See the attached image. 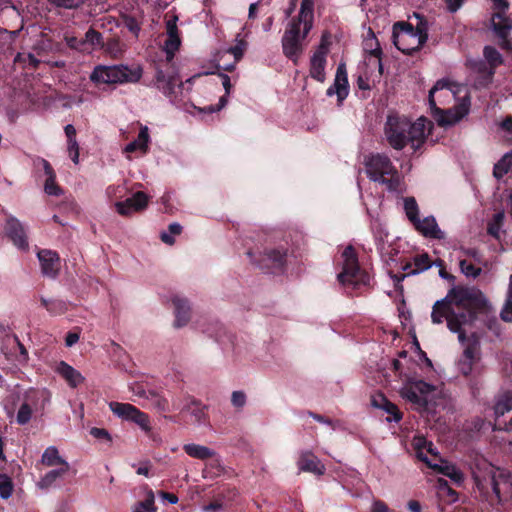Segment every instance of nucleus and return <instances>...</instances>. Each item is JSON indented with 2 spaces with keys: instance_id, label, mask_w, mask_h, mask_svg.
Segmentation results:
<instances>
[{
  "instance_id": "cd10ccee",
  "label": "nucleus",
  "mask_w": 512,
  "mask_h": 512,
  "mask_svg": "<svg viewBox=\"0 0 512 512\" xmlns=\"http://www.w3.org/2000/svg\"><path fill=\"white\" fill-rule=\"evenodd\" d=\"M484 57H485L486 61L489 63L490 69H489L487 75L485 76V80L478 82L479 85H486V84L490 83L491 79L495 73V68L497 66H499L500 64H502V61H503L501 54L495 48H493L491 46H486L484 48Z\"/></svg>"
},
{
  "instance_id": "3c124183",
  "label": "nucleus",
  "mask_w": 512,
  "mask_h": 512,
  "mask_svg": "<svg viewBox=\"0 0 512 512\" xmlns=\"http://www.w3.org/2000/svg\"><path fill=\"white\" fill-rule=\"evenodd\" d=\"M66 44L69 48L83 52L88 53V48H86L85 39L84 38H77L75 36L66 37Z\"/></svg>"
},
{
  "instance_id": "a18cd8bd",
  "label": "nucleus",
  "mask_w": 512,
  "mask_h": 512,
  "mask_svg": "<svg viewBox=\"0 0 512 512\" xmlns=\"http://www.w3.org/2000/svg\"><path fill=\"white\" fill-rule=\"evenodd\" d=\"M14 490L12 479L6 474H0V497L8 499Z\"/></svg>"
},
{
  "instance_id": "a211bd4d",
  "label": "nucleus",
  "mask_w": 512,
  "mask_h": 512,
  "mask_svg": "<svg viewBox=\"0 0 512 512\" xmlns=\"http://www.w3.org/2000/svg\"><path fill=\"white\" fill-rule=\"evenodd\" d=\"M174 308L173 327L176 329L183 328L188 325L191 319V307L187 299L174 295L171 298Z\"/></svg>"
},
{
  "instance_id": "f03ea898",
  "label": "nucleus",
  "mask_w": 512,
  "mask_h": 512,
  "mask_svg": "<svg viewBox=\"0 0 512 512\" xmlns=\"http://www.w3.org/2000/svg\"><path fill=\"white\" fill-rule=\"evenodd\" d=\"M430 128L431 122L424 117L411 122L405 116L393 114L387 117L384 136L388 144L396 150H402L409 144L416 151L425 142Z\"/></svg>"
},
{
  "instance_id": "0e129e2a",
  "label": "nucleus",
  "mask_w": 512,
  "mask_h": 512,
  "mask_svg": "<svg viewBox=\"0 0 512 512\" xmlns=\"http://www.w3.org/2000/svg\"><path fill=\"white\" fill-rule=\"evenodd\" d=\"M79 333L77 332H68L65 336V344L67 347H72L79 341Z\"/></svg>"
},
{
  "instance_id": "20e7f679",
  "label": "nucleus",
  "mask_w": 512,
  "mask_h": 512,
  "mask_svg": "<svg viewBox=\"0 0 512 512\" xmlns=\"http://www.w3.org/2000/svg\"><path fill=\"white\" fill-rule=\"evenodd\" d=\"M461 87L447 80H439L429 91V106L433 115L441 126H450L460 121L469 108L467 103H462L456 109L442 110L438 106L448 105L460 92Z\"/></svg>"
},
{
  "instance_id": "473e14b6",
  "label": "nucleus",
  "mask_w": 512,
  "mask_h": 512,
  "mask_svg": "<svg viewBox=\"0 0 512 512\" xmlns=\"http://www.w3.org/2000/svg\"><path fill=\"white\" fill-rule=\"evenodd\" d=\"M70 469L69 463H63V466H61L59 469H54L49 471L45 474L44 477L41 478V480L38 483V486L41 489H47L51 487L55 481L62 477L64 474H66Z\"/></svg>"
},
{
  "instance_id": "393cba45",
  "label": "nucleus",
  "mask_w": 512,
  "mask_h": 512,
  "mask_svg": "<svg viewBox=\"0 0 512 512\" xmlns=\"http://www.w3.org/2000/svg\"><path fill=\"white\" fill-rule=\"evenodd\" d=\"M414 227L423 236L433 239H444L445 233L438 227L436 219L433 216H427L422 220L419 218Z\"/></svg>"
},
{
  "instance_id": "0eeeda50",
  "label": "nucleus",
  "mask_w": 512,
  "mask_h": 512,
  "mask_svg": "<svg viewBox=\"0 0 512 512\" xmlns=\"http://www.w3.org/2000/svg\"><path fill=\"white\" fill-rule=\"evenodd\" d=\"M474 480L479 491L488 497L490 490L500 501L501 486L508 490L512 485V475L509 471L484 464L483 469L474 472Z\"/></svg>"
},
{
  "instance_id": "49530a36",
  "label": "nucleus",
  "mask_w": 512,
  "mask_h": 512,
  "mask_svg": "<svg viewBox=\"0 0 512 512\" xmlns=\"http://www.w3.org/2000/svg\"><path fill=\"white\" fill-rule=\"evenodd\" d=\"M182 231V227L178 223H171L168 226V231H164L161 233V240L168 244L172 245L175 242L174 236L179 235Z\"/></svg>"
},
{
  "instance_id": "1a4fd4ad",
  "label": "nucleus",
  "mask_w": 512,
  "mask_h": 512,
  "mask_svg": "<svg viewBox=\"0 0 512 512\" xmlns=\"http://www.w3.org/2000/svg\"><path fill=\"white\" fill-rule=\"evenodd\" d=\"M493 4L497 12L491 18L492 29L500 39L501 46L512 50V43L507 39L512 31V20L505 14L509 8V0H493Z\"/></svg>"
},
{
  "instance_id": "6ab92c4d",
  "label": "nucleus",
  "mask_w": 512,
  "mask_h": 512,
  "mask_svg": "<svg viewBox=\"0 0 512 512\" xmlns=\"http://www.w3.org/2000/svg\"><path fill=\"white\" fill-rule=\"evenodd\" d=\"M336 95L341 103L349 94V84L347 70L344 63H340L337 67L334 83L327 89V95Z\"/></svg>"
},
{
  "instance_id": "864d4df0",
  "label": "nucleus",
  "mask_w": 512,
  "mask_h": 512,
  "mask_svg": "<svg viewBox=\"0 0 512 512\" xmlns=\"http://www.w3.org/2000/svg\"><path fill=\"white\" fill-rule=\"evenodd\" d=\"M51 315H62L67 311V304L60 299L51 300L49 309L47 310Z\"/></svg>"
},
{
  "instance_id": "8fccbe9b",
  "label": "nucleus",
  "mask_w": 512,
  "mask_h": 512,
  "mask_svg": "<svg viewBox=\"0 0 512 512\" xmlns=\"http://www.w3.org/2000/svg\"><path fill=\"white\" fill-rule=\"evenodd\" d=\"M459 265L461 272L467 277L476 278L481 274V268L474 266L467 260H461Z\"/></svg>"
},
{
  "instance_id": "f704fd0d",
  "label": "nucleus",
  "mask_w": 512,
  "mask_h": 512,
  "mask_svg": "<svg viewBox=\"0 0 512 512\" xmlns=\"http://www.w3.org/2000/svg\"><path fill=\"white\" fill-rule=\"evenodd\" d=\"M435 469H438L442 474L449 477L456 483L463 481V474L455 465L439 460L438 466Z\"/></svg>"
},
{
  "instance_id": "79ce46f5",
  "label": "nucleus",
  "mask_w": 512,
  "mask_h": 512,
  "mask_svg": "<svg viewBox=\"0 0 512 512\" xmlns=\"http://www.w3.org/2000/svg\"><path fill=\"white\" fill-rule=\"evenodd\" d=\"M383 404H378L376 399L373 400V405L382 408L387 413L392 415V418H387L388 421L398 422L401 420V413L399 412L397 406L391 402H388L386 399L381 398Z\"/></svg>"
},
{
  "instance_id": "ea45409f",
  "label": "nucleus",
  "mask_w": 512,
  "mask_h": 512,
  "mask_svg": "<svg viewBox=\"0 0 512 512\" xmlns=\"http://www.w3.org/2000/svg\"><path fill=\"white\" fill-rule=\"evenodd\" d=\"M149 196L142 191H137L130 196V211H142L147 207Z\"/></svg>"
},
{
  "instance_id": "de8ad7c7",
  "label": "nucleus",
  "mask_w": 512,
  "mask_h": 512,
  "mask_svg": "<svg viewBox=\"0 0 512 512\" xmlns=\"http://www.w3.org/2000/svg\"><path fill=\"white\" fill-rule=\"evenodd\" d=\"M32 414H33V410L31 408V406L28 403H23L17 412V416H16L17 423L20 425L27 424L31 420Z\"/></svg>"
},
{
  "instance_id": "69168bd1",
  "label": "nucleus",
  "mask_w": 512,
  "mask_h": 512,
  "mask_svg": "<svg viewBox=\"0 0 512 512\" xmlns=\"http://www.w3.org/2000/svg\"><path fill=\"white\" fill-rule=\"evenodd\" d=\"M388 506L380 500H374L370 512H388Z\"/></svg>"
},
{
  "instance_id": "6e6d98bb",
  "label": "nucleus",
  "mask_w": 512,
  "mask_h": 512,
  "mask_svg": "<svg viewBox=\"0 0 512 512\" xmlns=\"http://www.w3.org/2000/svg\"><path fill=\"white\" fill-rule=\"evenodd\" d=\"M34 164L38 169H40V168L43 169L44 174L46 175V178H48V176H50V175L56 174L53 167L51 166V164L44 158L38 157L34 161Z\"/></svg>"
},
{
  "instance_id": "a878e982",
  "label": "nucleus",
  "mask_w": 512,
  "mask_h": 512,
  "mask_svg": "<svg viewBox=\"0 0 512 512\" xmlns=\"http://www.w3.org/2000/svg\"><path fill=\"white\" fill-rule=\"evenodd\" d=\"M56 371L72 388H76L84 382L81 373L64 361L58 364Z\"/></svg>"
},
{
  "instance_id": "2eb2a0df",
  "label": "nucleus",
  "mask_w": 512,
  "mask_h": 512,
  "mask_svg": "<svg viewBox=\"0 0 512 512\" xmlns=\"http://www.w3.org/2000/svg\"><path fill=\"white\" fill-rule=\"evenodd\" d=\"M155 85L163 94L171 96L175 93L176 88L183 86V83L178 72L173 67H169L166 70H157Z\"/></svg>"
},
{
  "instance_id": "b1692460",
  "label": "nucleus",
  "mask_w": 512,
  "mask_h": 512,
  "mask_svg": "<svg viewBox=\"0 0 512 512\" xmlns=\"http://www.w3.org/2000/svg\"><path fill=\"white\" fill-rule=\"evenodd\" d=\"M286 256L284 249H269L258 261V265L265 269L280 270L286 262Z\"/></svg>"
},
{
  "instance_id": "dca6fc26",
  "label": "nucleus",
  "mask_w": 512,
  "mask_h": 512,
  "mask_svg": "<svg viewBox=\"0 0 512 512\" xmlns=\"http://www.w3.org/2000/svg\"><path fill=\"white\" fill-rule=\"evenodd\" d=\"M177 21V15L166 16L167 39L164 42V51L166 52L167 58L169 60L173 58L175 52L179 49L181 44Z\"/></svg>"
},
{
  "instance_id": "338daca9",
  "label": "nucleus",
  "mask_w": 512,
  "mask_h": 512,
  "mask_svg": "<svg viewBox=\"0 0 512 512\" xmlns=\"http://www.w3.org/2000/svg\"><path fill=\"white\" fill-rule=\"evenodd\" d=\"M210 459H211V461L209 463V466L211 468H216L217 469L216 475H219L220 473H222L224 471V467H223V465L221 463L220 458L217 455H215L214 457H212Z\"/></svg>"
},
{
  "instance_id": "39448f33",
  "label": "nucleus",
  "mask_w": 512,
  "mask_h": 512,
  "mask_svg": "<svg viewBox=\"0 0 512 512\" xmlns=\"http://www.w3.org/2000/svg\"><path fill=\"white\" fill-rule=\"evenodd\" d=\"M363 164L371 181L385 185L390 192L403 191L400 174L388 156L380 153L370 154L364 157Z\"/></svg>"
},
{
  "instance_id": "09e8293b",
  "label": "nucleus",
  "mask_w": 512,
  "mask_h": 512,
  "mask_svg": "<svg viewBox=\"0 0 512 512\" xmlns=\"http://www.w3.org/2000/svg\"><path fill=\"white\" fill-rule=\"evenodd\" d=\"M44 190L48 195L59 196L62 194V189L56 183V174L48 176L45 180Z\"/></svg>"
},
{
  "instance_id": "2f4dec72",
  "label": "nucleus",
  "mask_w": 512,
  "mask_h": 512,
  "mask_svg": "<svg viewBox=\"0 0 512 512\" xmlns=\"http://www.w3.org/2000/svg\"><path fill=\"white\" fill-rule=\"evenodd\" d=\"M149 129L147 126H141L137 138L130 142V153L134 151H140L146 153L149 147Z\"/></svg>"
},
{
  "instance_id": "412c9836",
  "label": "nucleus",
  "mask_w": 512,
  "mask_h": 512,
  "mask_svg": "<svg viewBox=\"0 0 512 512\" xmlns=\"http://www.w3.org/2000/svg\"><path fill=\"white\" fill-rule=\"evenodd\" d=\"M128 186L124 180L123 184L118 186H109L107 188V195L111 201H115L114 205L120 215H128Z\"/></svg>"
},
{
  "instance_id": "37998d69",
  "label": "nucleus",
  "mask_w": 512,
  "mask_h": 512,
  "mask_svg": "<svg viewBox=\"0 0 512 512\" xmlns=\"http://www.w3.org/2000/svg\"><path fill=\"white\" fill-rule=\"evenodd\" d=\"M500 315L503 321L512 322V275L509 278L507 298Z\"/></svg>"
},
{
  "instance_id": "c85d7f7f",
  "label": "nucleus",
  "mask_w": 512,
  "mask_h": 512,
  "mask_svg": "<svg viewBox=\"0 0 512 512\" xmlns=\"http://www.w3.org/2000/svg\"><path fill=\"white\" fill-rule=\"evenodd\" d=\"M131 512H157L155 494L152 489L147 486L143 487V498L134 503Z\"/></svg>"
},
{
  "instance_id": "4be33fe9",
  "label": "nucleus",
  "mask_w": 512,
  "mask_h": 512,
  "mask_svg": "<svg viewBox=\"0 0 512 512\" xmlns=\"http://www.w3.org/2000/svg\"><path fill=\"white\" fill-rule=\"evenodd\" d=\"M297 466L300 471L313 473L317 476L323 475L326 470L320 459L310 451L300 453Z\"/></svg>"
},
{
  "instance_id": "c9c22d12",
  "label": "nucleus",
  "mask_w": 512,
  "mask_h": 512,
  "mask_svg": "<svg viewBox=\"0 0 512 512\" xmlns=\"http://www.w3.org/2000/svg\"><path fill=\"white\" fill-rule=\"evenodd\" d=\"M512 410V392H506L501 395L495 403L494 414L498 418L506 412Z\"/></svg>"
},
{
  "instance_id": "9b49d317",
  "label": "nucleus",
  "mask_w": 512,
  "mask_h": 512,
  "mask_svg": "<svg viewBox=\"0 0 512 512\" xmlns=\"http://www.w3.org/2000/svg\"><path fill=\"white\" fill-rule=\"evenodd\" d=\"M343 270L338 274V280L346 285H357L364 281L361 274L356 252L352 246H347L342 252Z\"/></svg>"
},
{
  "instance_id": "7ed1b4c3",
  "label": "nucleus",
  "mask_w": 512,
  "mask_h": 512,
  "mask_svg": "<svg viewBox=\"0 0 512 512\" xmlns=\"http://www.w3.org/2000/svg\"><path fill=\"white\" fill-rule=\"evenodd\" d=\"M314 22V0H302L297 18L293 19L282 37V49L295 64L303 51L302 41L307 37Z\"/></svg>"
},
{
  "instance_id": "423d86ee",
  "label": "nucleus",
  "mask_w": 512,
  "mask_h": 512,
  "mask_svg": "<svg viewBox=\"0 0 512 512\" xmlns=\"http://www.w3.org/2000/svg\"><path fill=\"white\" fill-rule=\"evenodd\" d=\"M401 396L417 410L430 411L437 404L441 395L439 387L421 380L408 381L400 390Z\"/></svg>"
},
{
  "instance_id": "f257e3e1",
  "label": "nucleus",
  "mask_w": 512,
  "mask_h": 512,
  "mask_svg": "<svg viewBox=\"0 0 512 512\" xmlns=\"http://www.w3.org/2000/svg\"><path fill=\"white\" fill-rule=\"evenodd\" d=\"M490 308L489 301L480 291L455 287L434 303L431 320L434 324L445 320L449 330L457 333L459 341L463 342L466 337L464 327L472 323L478 312H488Z\"/></svg>"
},
{
  "instance_id": "e2e57ef3",
  "label": "nucleus",
  "mask_w": 512,
  "mask_h": 512,
  "mask_svg": "<svg viewBox=\"0 0 512 512\" xmlns=\"http://www.w3.org/2000/svg\"><path fill=\"white\" fill-rule=\"evenodd\" d=\"M11 337H12L14 343L16 344V346L19 349L20 357H21L20 361H27L28 360V351H27V349L25 348L23 343L19 340V338H18V336L16 334H12Z\"/></svg>"
},
{
  "instance_id": "a19ab883",
  "label": "nucleus",
  "mask_w": 512,
  "mask_h": 512,
  "mask_svg": "<svg viewBox=\"0 0 512 512\" xmlns=\"http://www.w3.org/2000/svg\"><path fill=\"white\" fill-rule=\"evenodd\" d=\"M404 210L409 221L414 224L419 219V208L413 197L404 199Z\"/></svg>"
},
{
  "instance_id": "6e6552de",
  "label": "nucleus",
  "mask_w": 512,
  "mask_h": 512,
  "mask_svg": "<svg viewBox=\"0 0 512 512\" xmlns=\"http://www.w3.org/2000/svg\"><path fill=\"white\" fill-rule=\"evenodd\" d=\"M427 34L411 25L396 24L393 32L395 46L405 54H411L426 42Z\"/></svg>"
},
{
  "instance_id": "5701e85b",
  "label": "nucleus",
  "mask_w": 512,
  "mask_h": 512,
  "mask_svg": "<svg viewBox=\"0 0 512 512\" xmlns=\"http://www.w3.org/2000/svg\"><path fill=\"white\" fill-rule=\"evenodd\" d=\"M414 446L417 450V457L425 462L429 467L436 468L440 458L433 449V444L426 441L424 438H415Z\"/></svg>"
},
{
  "instance_id": "bb28decb",
  "label": "nucleus",
  "mask_w": 512,
  "mask_h": 512,
  "mask_svg": "<svg viewBox=\"0 0 512 512\" xmlns=\"http://www.w3.org/2000/svg\"><path fill=\"white\" fill-rule=\"evenodd\" d=\"M130 422L135 424L146 436L152 434L153 424L150 417L132 405H130Z\"/></svg>"
},
{
  "instance_id": "ddd939ff",
  "label": "nucleus",
  "mask_w": 512,
  "mask_h": 512,
  "mask_svg": "<svg viewBox=\"0 0 512 512\" xmlns=\"http://www.w3.org/2000/svg\"><path fill=\"white\" fill-rule=\"evenodd\" d=\"M474 350L471 347H468L464 350L462 357L459 359L457 363L458 370L464 376H471L469 380V387L471 389L472 394L476 397L480 392L481 383L477 379L481 373L482 369L475 367L474 368Z\"/></svg>"
},
{
  "instance_id": "f8f14e48",
  "label": "nucleus",
  "mask_w": 512,
  "mask_h": 512,
  "mask_svg": "<svg viewBox=\"0 0 512 512\" xmlns=\"http://www.w3.org/2000/svg\"><path fill=\"white\" fill-rule=\"evenodd\" d=\"M90 80L95 84H116L128 81V66H102L94 68Z\"/></svg>"
},
{
  "instance_id": "13d9d810",
  "label": "nucleus",
  "mask_w": 512,
  "mask_h": 512,
  "mask_svg": "<svg viewBox=\"0 0 512 512\" xmlns=\"http://www.w3.org/2000/svg\"><path fill=\"white\" fill-rule=\"evenodd\" d=\"M68 144V154L71 160L77 164L79 161V145L76 139H72L67 141Z\"/></svg>"
},
{
  "instance_id": "774afa93",
  "label": "nucleus",
  "mask_w": 512,
  "mask_h": 512,
  "mask_svg": "<svg viewBox=\"0 0 512 512\" xmlns=\"http://www.w3.org/2000/svg\"><path fill=\"white\" fill-rule=\"evenodd\" d=\"M158 495L162 499L167 500L170 504H176L178 502V497L175 494L161 491Z\"/></svg>"
},
{
  "instance_id": "4c0bfd02",
  "label": "nucleus",
  "mask_w": 512,
  "mask_h": 512,
  "mask_svg": "<svg viewBox=\"0 0 512 512\" xmlns=\"http://www.w3.org/2000/svg\"><path fill=\"white\" fill-rule=\"evenodd\" d=\"M42 463L46 466H63V463H68L59 456V452L56 447H48L42 455Z\"/></svg>"
},
{
  "instance_id": "4d7b16f0",
  "label": "nucleus",
  "mask_w": 512,
  "mask_h": 512,
  "mask_svg": "<svg viewBox=\"0 0 512 512\" xmlns=\"http://www.w3.org/2000/svg\"><path fill=\"white\" fill-rule=\"evenodd\" d=\"M34 164L38 169H40V168L43 169L44 174L46 175V178H48V176H50V175L56 174L53 167L51 166V164L44 158L38 157L34 161Z\"/></svg>"
},
{
  "instance_id": "58836bf2",
  "label": "nucleus",
  "mask_w": 512,
  "mask_h": 512,
  "mask_svg": "<svg viewBox=\"0 0 512 512\" xmlns=\"http://www.w3.org/2000/svg\"><path fill=\"white\" fill-rule=\"evenodd\" d=\"M221 78H222V85L225 89V95L222 96L220 99H219V104L214 107V106H209L206 108V110L208 112H215V111H219L220 109H222L226 103H227V97L228 95L230 94V91H231V88H232V84H231V81H230V77L226 74H221L220 75Z\"/></svg>"
},
{
  "instance_id": "c756f323",
  "label": "nucleus",
  "mask_w": 512,
  "mask_h": 512,
  "mask_svg": "<svg viewBox=\"0 0 512 512\" xmlns=\"http://www.w3.org/2000/svg\"><path fill=\"white\" fill-rule=\"evenodd\" d=\"M184 451L192 458L207 460L216 455V452L207 446L190 443L183 446Z\"/></svg>"
},
{
  "instance_id": "4468645a",
  "label": "nucleus",
  "mask_w": 512,
  "mask_h": 512,
  "mask_svg": "<svg viewBox=\"0 0 512 512\" xmlns=\"http://www.w3.org/2000/svg\"><path fill=\"white\" fill-rule=\"evenodd\" d=\"M328 52V43L325 38L322 37L321 43L311 56L309 69L310 77L321 83L326 79L325 67Z\"/></svg>"
},
{
  "instance_id": "bf43d9fd",
  "label": "nucleus",
  "mask_w": 512,
  "mask_h": 512,
  "mask_svg": "<svg viewBox=\"0 0 512 512\" xmlns=\"http://www.w3.org/2000/svg\"><path fill=\"white\" fill-rule=\"evenodd\" d=\"M136 470V473L141 476L150 477L152 464L149 461H143L138 464L133 465Z\"/></svg>"
},
{
  "instance_id": "680f3d73",
  "label": "nucleus",
  "mask_w": 512,
  "mask_h": 512,
  "mask_svg": "<svg viewBox=\"0 0 512 512\" xmlns=\"http://www.w3.org/2000/svg\"><path fill=\"white\" fill-rule=\"evenodd\" d=\"M90 434L96 439L111 441L110 434L104 428L93 427L90 430Z\"/></svg>"
},
{
  "instance_id": "f3484780",
  "label": "nucleus",
  "mask_w": 512,
  "mask_h": 512,
  "mask_svg": "<svg viewBox=\"0 0 512 512\" xmlns=\"http://www.w3.org/2000/svg\"><path fill=\"white\" fill-rule=\"evenodd\" d=\"M5 234L21 250L28 249V240L24 226L15 217L9 216L5 224Z\"/></svg>"
},
{
  "instance_id": "9d476101",
  "label": "nucleus",
  "mask_w": 512,
  "mask_h": 512,
  "mask_svg": "<svg viewBox=\"0 0 512 512\" xmlns=\"http://www.w3.org/2000/svg\"><path fill=\"white\" fill-rule=\"evenodd\" d=\"M130 392H132L133 401L145 407H155L160 411H168V401L148 387L143 381L135 380L130 382Z\"/></svg>"
},
{
  "instance_id": "603ef678",
  "label": "nucleus",
  "mask_w": 512,
  "mask_h": 512,
  "mask_svg": "<svg viewBox=\"0 0 512 512\" xmlns=\"http://www.w3.org/2000/svg\"><path fill=\"white\" fill-rule=\"evenodd\" d=\"M109 407L115 415L123 420H128V404L112 401L109 403Z\"/></svg>"
},
{
  "instance_id": "e433bc0d",
  "label": "nucleus",
  "mask_w": 512,
  "mask_h": 512,
  "mask_svg": "<svg viewBox=\"0 0 512 512\" xmlns=\"http://www.w3.org/2000/svg\"><path fill=\"white\" fill-rule=\"evenodd\" d=\"M512 167V152H508L494 165L493 175L501 179Z\"/></svg>"
},
{
  "instance_id": "aec40b11",
  "label": "nucleus",
  "mask_w": 512,
  "mask_h": 512,
  "mask_svg": "<svg viewBox=\"0 0 512 512\" xmlns=\"http://www.w3.org/2000/svg\"><path fill=\"white\" fill-rule=\"evenodd\" d=\"M42 273L50 278H55L60 269V258L57 252L49 249H41L37 253Z\"/></svg>"
},
{
  "instance_id": "052dcab7",
  "label": "nucleus",
  "mask_w": 512,
  "mask_h": 512,
  "mask_svg": "<svg viewBox=\"0 0 512 512\" xmlns=\"http://www.w3.org/2000/svg\"><path fill=\"white\" fill-rule=\"evenodd\" d=\"M231 403L236 408H242L246 404V395L242 391H234L231 396Z\"/></svg>"
},
{
  "instance_id": "7c9ffc66",
  "label": "nucleus",
  "mask_w": 512,
  "mask_h": 512,
  "mask_svg": "<svg viewBox=\"0 0 512 512\" xmlns=\"http://www.w3.org/2000/svg\"><path fill=\"white\" fill-rule=\"evenodd\" d=\"M431 267V261L428 254H420L413 258L412 262L407 263L404 266V270H408V275L419 274L423 271H426Z\"/></svg>"
},
{
  "instance_id": "c03bdc74",
  "label": "nucleus",
  "mask_w": 512,
  "mask_h": 512,
  "mask_svg": "<svg viewBox=\"0 0 512 512\" xmlns=\"http://www.w3.org/2000/svg\"><path fill=\"white\" fill-rule=\"evenodd\" d=\"M505 214L504 212H498L493 216L492 221L488 225V233L495 238L500 237L501 228L503 226Z\"/></svg>"
},
{
  "instance_id": "72a5a7b5",
  "label": "nucleus",
  "mask_w": 512,
  "mask_h": 512,
  "mask_svg": "<svg viewBox=\"0 0 512 512\" xmlns=\"http://www.w3.org/2000/svg\"><path fill=\"white\" fill-rule=\"evenodd\" d=\"M84 39L86 48H88V53L92 52L95 49H102L104 47V40L102 34L92 27L89 28L88 31L85 33Z\"/></svg>"
},
{
  "instance_id": "5fc2aeb1",
  "label": "nucleus",
  "mask_w": 512,
  "mask_h": 512,
  "mask_svg": "<svg viewBox=\"0 0 512 512\" xmlns=\"http://www.w3.org/2000/svg\"><path fill=\"white\" fill-rule=\"evenodd\" d=\"M246 48V43L243 40H238L237 43L228 49V53L232 54L235 58V61H238L242 58L244 51Z\"/></svg>"
}]
</instances>
